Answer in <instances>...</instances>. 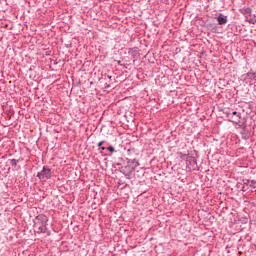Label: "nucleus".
<instances>
[{"label": "nucleus", "mask_w": 256, "mask_h": 256, "mask_svg": "<svg viewBox=\"0 0 256 256\" xmlns=\"http://www.w3.org/2000/svg\"><path fill=\"white\" fill-rule=\"evenodd\" d=\"M217 21L219 25H225L227 24V16H225L224 14H219L217 17Z\"/></svg>", "instance_id": "nucleus-3"}, {"label": "nucleus", "mask_w": 256, "mask_h": 256, "mask_svg": "<svg viewBox=\"0 0 256 256\" xmlns=\"http://www.w3.org/2000/svg\"><path fill=\"white\" fill-rule=\"evenodd\" d=\"M232 115H235V118H231L232 119V123H239V119H241L240 114L237 113V111L232 112Z\"/></svg>", "instance_id": "nucleus-4"}, {"label": "nucleus", "mask_w": 256, "mask_h": 256, "mask_svg": "<svg viewBox=\"0 0 256 256\" xmlns=\"http://www.w3.org/2000/svg\"><path fill=\"white\" fill-rule=\"evenodd\" d=\"M250 77H253L254 79H256V73L250 74Z\"/></svg>", "instance_id": "nucleus-7"}, {"label": "nucleus", "mask_w": 256, "mask_h": 256, "mask_svg": "<svg viewBox=\"0 0 256 256\" xmlns=\"http://www.w3.org/2000/svg\"><path fill=\"white\" fill-rule=\"evenodd\" d=\"M47 216L40 214L34 220V229L36 233H46L47 231Z\"/></svg>", "instance_id": "nucleus-1"}, {"label": "nucleus", "mask_w": 256, "mask_h": 256, "mask_svg": "<svg viewBox=\"0 0 256 256\" xmlns=\"http://www.w3.org/2000/svg\"><path fill=\"white\" fill-rule=\"evenodd\" d=\"M37 177L43 180L49 179L51 177V169L44 167L43 170L37 174Z\"/></svg>", "instance_id": "nucleus-2"}, {"label": "nucleus", "mask_w": 256, "mask_h": 256, "mask_svg": "<svg viewBox=\"0 0 256 256\" xmlns=\"http://www.w3.org/2000/svg\"><path fill=\"white\" fill-rule=\"evenodd\" d=\"M102 151H105V147H101Z\"/></svg>", "instance_id": "nucleus-10"}, {"label": "nucleus", "mask_w": 256, "mask_h": 256, "mask_svg": "<svg viewBox=\"0 0 256 256\" xmlns=\"http://www.w3.org/2000/svg\"><path fill=\"white\" fill-rule=\"evenodd\" d=\"M101 145H103V142L98 143V147H101Z\"/></svg>", "instance_id": "nucleus-8"}, {"label": "nucleus", "mask_w": 256, "mask_h": 256, "mask_svg": "<svg viewBox=\"0 0 256 256\" xmlns=\"http://www.w3.org/2000/svg\"><path fill=\"white\" fill-rule=\"evenodd\" d=\"M110 153H115V148L113 146H110L107 148Z\"/></svg>", "instance_id": "nucleus-6"}, {"label": "nucleus", "mask_w": 256, "mask_h": 256, "mask_svg": "<svg viewBox=\"0 0 256 256\" xmlns=\"http://www.w3.org/2000/svg\"><path fill=\"white\" fill-rule=\"evenodd\" d=\"M249 23H253L254 24L255 22H253V20H250Z\"/></svg>", "instance_id": "nucleus-9"}, {"label": "nucleus", "mask_w": 256, "mask_h": 256, "mask_svg": "<svg viewBox=\"0 0 256 256\" xmlns=\"http://www.w3.org/2000/svg\"><path fill=\"white\" fill-rule=\"evenodd\" d=\"M10 163H11L12 167H16V165H17V160L12 159V160L10 161Z\"/></svg>", "instance_id": "nucleus-5"}]
</instances>
